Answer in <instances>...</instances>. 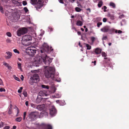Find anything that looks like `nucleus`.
<instances>
[{
  "instance_id": "f257e3e1",
  "label": "nucleus",
  "mask_w": 129,
  "mask_h": 129,
  "mask_svg": "<svg viewBox=\"0 0 129 129\" xmlns=\"http://www.w3.org/2000/svg\"><path fill=\"white\" fill-rule=\"evenodd\" d=\"M43 48L41 50L42 53L41 56L37 55L36 57L34 58V60L33 62V65L34 66L37 67L39 66L43 62L46 65H48L51 62L52 59L50 58L46 54L44 51L48 52L49 51H51L53 49L50 48L47 44L44 43L43 45Z\"/></svg>"
},
{
  "instance_id": "f03ea898",
  "label": "nucleus",
  "mask_w": 129,
  "mask_h": 129,
  "mask_svg": "<svg viewBox=\"0 0 129 129\" xmlns=\"http://www.w3.org/2000/svg\"><path fill=\"white\" fill-rule=\"evenodd\" d=\"M45 68V76L49 78L51 77L53 80L58 82L60 81V79H59L57 80L56 77L54 75L55 69L53 66L48 67L44 66Z\"/></svg>"
},
{
  "instance_id": "7ed1b4c3",
  "label": "nucleus",
  "mask_w": 129,
  "mask_h": 129,
  "mask_svg": "<svg viewBox=\"0 0 129 129\" xmlns=\"http://www.w3.org/2000/svg\"><path fill=\"white\" fill-rule=\"evenodd\" d=\"M30 3L32 5H35L36 9L38 11L40 10L43 5V0H30Z\"/></svg>"
},
{
  "instance_id": "20e7f679",
  "label": "nucleus",
  "mask_w": 129,
  "mask_h": 129,
  "mask_svg": "<svg viewBox=\"0 0 129 129\" xmlns=\"http://www.w3.org/2000/svg\"><path fill=\"white\" fill-rule=\"evenodd\" d=\"M32 39L31 37L29 35L24 36L22 38V43L24 45L27 46L29 45L31 43L30 42Z\"/></svg>"
},
{
  "instance_id": "39448f33",
  "label": "nucleus",
  "mask_w": 129,
  "mask_h": 129,
  "mask_svg": "<svg viewBox=\"0 0 129 129\" xmlns=\"http://www.w3.org/2000/svg\"><path fill=\"white\" fill-rule=\"evenodd\" d=\"M26 50L27 53L31 56H33L36 52L35 47L33 46L28 47L26 49Z\"/></svg>"
},
{
  "instance_id": "423d86ee",
  "label": "nucleus",
  "mask_w": 129,
  "mask_h": 129,
  "mask_svg": "<svg viewBox=\"0 0 129 129\" xmlns=\"http://www.w3.org/2000/svg\"><path fill=\"white\" fill-rule=\"evenodd\" d=\"M39 78L38 75L36 74H35L33 77H31L29 82V83L31 85H32L34 82L39 81Z\"/></svg>"
},
{
  "instance_id": "0eeeda50",
  "label": "nucleus",
  "mask_w": 129,
  "mask_h": 129,
  "mask_svg": "<svg viewBox=\"0 0 129 129\" xmlns=\"http://www.w3.org/2000/svg\"><path fill=\"white\" fill-rule=\"evenodd\" d=\"M39 115L38 113L36 112H32L30 113L28 117L30 119V121H32L37 117Z\"/></svg>"
},
{
  "instance_id": "6e6552de",
  "label": "nucleus",
  "mask_w": 129,
  "mask_h": 129,
  "mask_svg": "<svg viewBox=\"0 0 129 129\" xmlns=\"http://www.w3.org/2000/svg\"><path fill=\"white\" fill-rule=\"evenodd\" d=\"M27 31V29L25 28H21L18 29L17 31V34L18 36H20L21 35H23L26 33Z\"/></svg>"
},
{
  "instance_id": "1a4fd4ad",
  "label": "nucleus",
  "mask_w": 129,
  "mask_h": 129,
  "mask_svg": "<svg viewBox=\"0 0 129 129\" xmlns=\"http://www.w3.org/2000/svg\"><path fill=\"white\" fill-rule=\"evenodd\" d=\"M57 113V111L55 107L54 106H52L50 109V115L52 116L55 115Z\"/></svg>"
},
{
  "instance_id": "9d476101",
  "label": "nucleus",
  "mask_w": 129,
  "mask_h": 129,
  "mask_svg": "<svg viewBox=\"0 0 129 129\" xmlns=\"http://www.w3.org/2000/svg\"><path fill=\"white\" fill-rule=\"evenodd\" d=\"M40 127H42L44 129H52V126L50 124L43 123L40 125Z\"/></svg>"
},
{
  "instance_id": "9b49d317",
  "label": "nucleus",
  "mask_w": 129,
  "mask_h": 129,
  "mask_svg": "<svg viewBox=\"0 0 129 129\" xmlns=\"http://www.w3.org/2000/svg\"><path fill=\"white\" fill-rule=\"evenodd\" d=\"M101 30L102 32H107L109 31H113L114 30V29L113 28L110 29L109 26H107L103 27L101 28Z\"/></svg>"
},
{
  "instance_id": "f8f14e48",
  "label": "nucleus",
  "mask_w": 129,
  "mask_h": 129,
  "mask_svg": "<svg viewBox=\"0 0 129 129\" xmlns=\"http://www.w3.org/2000/svg\"><path fill=\"white\" fill-rule=\"evenodd\" d=\"M56 90L54 86L53 85L50 88L49 90V92L50 93H54Z\"/></svg>"
},
{
  "instance_id": "ddd939ff",
  "label": "nucleus",
  "mask_w": 129,
  "mask_h": 129,
  "mask_svg": "<svg viewBox=\"0 0 129 129\" xmlns=\"http://www.w3.org/2000/svg\"><path fill=\"white\" fill-rule=\"evenodd\" d=\"M6 53L7 55V56H5V57L6 59H8L11 58L12 56V54L11 52L9 51H7L6 52Z\"/></svg>"
},
{
  "instance_id": "4468645a",
  "label": "nucleus",
  "mask_w": 129,
  "mask_h": 129,
  "mask_svg": "<svg viewBox=\"0 0 129 129\" xmlns=\"http://www.w3.org/2000/svg\"><path fill=\"white\" fill-rule=\"evenodd\" d=\"M48 95V94H46L44 91H41L39 92L38 94V96H40L41 97L42 96H47Z\"/></svg>"
},
{
  "instance_id": "2eb2a0df",
  "label": "nucleus",
  "mask_w": 129,
  "mask_h": 129,
  "mask_svg": "<svg viewBox=\"0 0 129 129\" xmlns=\"http://www.w3.org/2000/svg\"><path fill=\"white\" fill-rule=\"evenodd\" d=\"M45 108V105L44 104H42L41 105L37 106V109L39 110H41Z\"/></svg>"
},
{
  "instance_id": "dca6fc26",
  "label": "nucleus",
  "mask_w": 129,
  "mask_h": 129,
  "mask_svg": "<svg viewBox=\"0 0 129 129\" xmlns=\"http://www.w3.org/2000/svg\"><path fill=\"white\" fill-rule=\"evenodd\" d=\"M3 63L4 65L6 67L8 68V69L9 70H11L12 69V67L9 65V64L8 63H6L5 62H3Z\"/></svg>"
},
{
  "instance_id": "f3484780",
  "label": "nucleus",
  "mask_w": 129,
  "mask_h": 129,
  "mask_svg": "<svg viewBox=\"0 0 129 129\" xmlns=\"http://www.w3.org/2000/svg\"><path fill=\"white\" fill-rule=\"evenodd\" d=\"M40 115H42L43 116H45L46 117L48 116V113L46 111H42L40 114Z\"/></svg>"
},
{
  "instance_id": "a211bd4d",
  "label": "nucleus",
  "mask_w": 129,
  "mask_h": 129,
  "mask_svg": "<svg viewBox=\"0 0 129 129\" xmlns=\"http://www.w3.org/2000/svg\"><path fill=\"white\" fill-rule=\"evenodd\" d=\"M94 52L96 54H99L101 52V50L99 48H97L95 49Z\"/></svg>"
},
{
  "instance_id": "6ab92c4d",
  "label": "nucleus",
  "mask_w": 129,
  "mask_h": 129,
  "mask_svg": "<svg viewBox=\"0 0 129 129\" xmlns=\"http://www.w3.org/2000/svg\"><path fill=\"white\" fill-rule=\"evenodd\" d=\"M103 2L102 0H100L98 4V6L99 8H101L103 5Z\"/></svg>"
},
{
  "instance_id": "aec40b11",
  "label": "nucleus",
  "mask_w": 129,
  "mask_h": 129,
  "mask_svg": "<svg viewBox=\"0 0 129 129\" xmlns=\"http://www.w3.org/2000/svg\"><path fill=\"white\" fill-rule=\"evenodd\" d=\"M42 98H39V96H38L36 100V102L37 103H39L41 101Z\"/></svg>"
},
{
  "instance_id": "412c9836",
  "label": "nucleus",
  "mask_w": 129,
  "mask_h": 129,
  "mask_svg": "<svg viewBox=\"0 0 129 129\" xmlns=\"http://www.w3.org/2000/svg\"><path fill=\"white\" fill-rule=\"evenodd\" d=\"M83 24L82 22L79 20H77L76 22V25L78 26H81Z\"/></svg>"
},
{
  "instance_id": "4be33fe9",
  "label": "nucleus",
  "mask_w": 129,
  "mask_h": 129,
  "mask_svg": "<svg viewBox=\"0 0 129 129\" xmlns=\"http://www.w3.org/2000/svg\"><path fill=\"white\" fill-rule=\"evenodd\" d=\"M17 64H18V68L21 71H22V70L21 68V63L19 62H17Z\"/></svg>"
},
{
  "instance_id": "5701e85b",
  "label": "nucleus",
  "mask_w": 129,
  "mask_h": 129,
  "mask_svg": "<svg viewBox=\"0 0 129 129\" xmlns=\"http://www.w3.org/2000/svg\"><path fill=\"white\" fill-rule=\"evenodd\" d=\"M22 119V118L21 117H20L17 118L15 120L17 121L20 122L21 121Z\"/></svg>"
},
{
  "instance_id": "b1692460",
  "label": "nucleus",
  "mask_w": 129,
  "mask_h": 129,
  "mask_svg": "<svg viewBox=\"0 0 129 129\" xmlns=\"http://www.w3.org/2000/svg\"><path fill=\"white\" fill-rule=\"evenodd\" d=\"M109 5L110 6H111L114 8H115V4L112 2H111L110 3Z\"/></svg>"
},
{
  "instance_id": "393cba45",
  "label": "nucleus",
  "mask_w": 129,
  "mask_h": 129,
  "mask_svg": "<svg viewBox=\"0 0 129 129\" xmlns=\"http://www.w3.org/2000/svg\"><path fill=\"white\" fill-rule=\"evenodd\" d=\"M42 87L44 88L48 89L49 88V86L48 85H41Z\"/></svg>"
},
{
  "instance_id": "a878e982",
  "label": "nucleus",
  "mask_w": 129,
  "mask_h": 129,
  "mask_svg": "<svg viewBox=\"0 0 129 129\" xmlns=\"http://www.w3.org/2000/svg\"><path fill=\"white\" fill-rule=\"evenodd\" d=\"M30 105L31 107H33V108L37 109V106L36 105L34 104L33 103H31Z\"/></svg>"
},
{
  "instance_id": "bb28decb",
  "label": "nucleus",
  "mask_w": 129,
  "mask_h": 129,
  "mask_svg": "<svg viewBox=\"0 0 129 129\" xmlns=\"http://www.w3.org/2000/svg\"><path fill=\"white\" fill-rule=\"evenodd\" d=\"M15 109H16V111L17 112V114H16V116H18V113H19V110L18 109V108L17 107H16V106L15 107Z\"/></svg>"
},
{
  "instance_id": "cd10ccee",
  "label": "nucleus",
  "mask_w": 129,
  "mask_h": 129,
  "mask_svg": "<svg viewBox=\"0 0 129 129\" xmlns=\"http://www.w3.org/2000/svg\"><path fill=\"white\" fill-rule=\"evenodd\" d=\"M12 109V106L11 105L8 111V113L9 114H11Z\"/></svg>"
},
{
  "instance_id": "c85d7f7f",
  "label": "nucleus",
  "mask_w": 129,
  "mask_h": 129,
  "mask_svg": "<svg viewBox=\"0 0 129 129\" xmlns=\"http://www.w3.org/2000/svg\"><path fill=\"white\" fill-rule=\"evenodd\" d=\"M75 11L77 12H80L81 10V9L79 8L78 7H76L75 8Z\"/></svg>"
},
{
  "instance_id": "c756f323",
  "label": "nucleus",
  "mask_w": 129,
  "mask_h": 129,
  "mask_svg": "<svg viewBox=\"0 0 129 129\" xmlns=\"http://www.w3.org/2000/svg\"><path fill=\"white\" fill-rule=\"evenodd\" d=\"M86 45L87 47V49L88 50H90L91 48V47L88 44H86Z\"/></svg>"
},
{
  "instance_id": "7c9ffc66",
  "label": "nucleus",
  "mask_w": 129,
  "mask_h": 129,
  "mask_svg": "<svg viewBox=\"0 0 129 129\" xmlns=\"http://www.w3.org/2000/svg\"><path fill=\"white\" fill-rule=\"evenodd\" d=\"M23 94L25 97H26L27 96V93L26 90H24L23 91Z\"/></svg>"
},
{
  "instance_id": "2f4dec72",
  "label": "nucleus",
  "mask_w": 129,
  "mask_h": 129,
  "mask_svg": "<svg viewBox=\"0 0 129 129\" xmlns=\"http://www.w3.org/2000/svg\"><path fill=\"white\" fill-rule=\"evenodd\" d=\"M96 39V38L94 37H92L91 38V40L92 43H93Z\"/></svg>"
},
{
  "instance_id": "473e14b6",
  "label": "nucleus",
  "mask_w": 129,
  "mask_h": 129,
  "mask_svg": "<svg viewBox=\"0 0 129 129\" xmlns=\"http://www.w3.org/2000/svg\"><path fill=\"white\" fill-rule=\"evenodd\" d=\"M102 55L103 57H106L107 56V54L104 52H102Z\"/></svg>"
},
{
  "instance_id": "72a5a7b5",
  "label": "nucleus",
  "mask_w": 129,
  "mask_h": 129,
  "mask_svg": "<svg viewBox=\"0 0 129 129\" xmlns=\"http://www.w3.org/2000/svg\"><path fill=\"white\" fill-rule=\"evenodd\" d=\"M6 35L8 36L9 37H11L12 36V34L10 32H8L7 33Z\"/></svg>"
},
{
  "instance_id": "f704fd0d",
  "label": "nucleus",
  "mask_w": 129,
  "mask_h": 129,
  "mask_svg": "<svg viewBox=\"0 0 129 129\" xmlns=\"http://www.w3.org/2000/svg\"><path fill=\"white\" fill-rule=\"evenodd\" d=\"M55 97L56 98H59L61 97V95L58 93L56 94L55 95Z\"/></svg>"
},
{
  "instance_id": "c9c22d12",
  "label": "nucleus",
  "mask_w": 129,
  "mask_h": 129,
  "mask_svg": "<svg viewBox=\"0 0 129 129\" xmlns=\"http://www.w3.org/2000/svg\"><path fill=\"white\" fill-rule=\"evenodd\" d=\"M23 89L22 87H21L20 88V89L18 90V92L19 93H21L22 91V90Z\"/></svg>"
},
{
  "instance_id": "e433bc0d",
  "label": "nucleus",
  "mask_w": 129,
  "mask_h": 129,
  "mask_svg": "<svg viewBox=\"0 0 129 129\" xmlns=\"http://www.w3.org/2000/svg\"><path fill=\"white\" fill-rule=\"evenodd\" d=\"M13 51L15 53H17L18 54L19 53V51L16 49H14Z\"/></svg>"
},
{
  "instance_id": "4c0bfd02",
  "label": "nucleus",
  "mask_w": 129,
  "mask_h": 129,
  "mask_svg": "<svg viewBox=\"0 0 129 129\" xmlns=\"http://www.w3.org/2000/svg\"><path fill=\"white\" fill-rule=\"evenodd\" d=\"M0 10L2 13H4L3 8L1 6H0Z\"/></svg>"
},
{
  "instance_id": "58836bf2",
  "label": "nucleus",
  "mask_w": 129,
  "mask_h": 129,
  "mask_svg": "<svg viewBox=\"0 0 129 129\" xmlns=\"http://www.w3.org/2000/svg\"><path fill=\"white\" fill-rule=\"evenodd\" d=\"M6 42L7 43H10L11 42V40L9 39H7L6 40Z\"/></svg>"
},
{
  "instance_id": "ea45409f",
  "label": "nucleus",
  "mask_w": 129,
  "mask_h": 129,
  "mask_svg": "<svg viewBox=\"0 0 129 129\" xmlns=\"http://www.w3.org/2000/svg\"><path fill=\"white\" fill-rule=\"evenodd\" d=\"M107 39V36H103L102 39L103 40H106Z\"/></svg>"
},
{
  "instance_id": "a19ab883",
  "label": "nucleus",
  "mask_w": 129,
  "mask_h": 129,
  "mask_svg": "<svg viewBox=\"0 0 129 129\" xmlns=\"http://www.w3.org/2000/svg\"><path fill=\"white\" fill-rule=\"evenodd\" d=\"M102 22H98L97 24V26L98 27H99L100 25H102Z\"/></svg>"
},
{
  "instance_id": "79ce46f5",
  "label": "nucleus",
  "mask_w": 129,
  "mask_h": 129,
  "mask_svg": "<svg viewBox=\"0 0 129 129\" xmlns=\"http://www.w3.org/2000/svg\"><path fill=\"white\" fill-rule=\"evenodd\" d=\"M22 4L23 5L25 6L27 4V3L26 1H24L22 2Z\"/></svg>"
},
{
  "instance_id": "37998d69",
  "label": "nucleus",
  "mask_w": 129,
  "mask_h": 129,
  "mask_svg": "<svg viewBox=\"0 0 129 129\" xmlns=\"http://www.w3.org/2000/svg\"><path fill=\"white\" fill-rule=\"evenodd\" d=\"M26 115V112H24L23 114V119L24 120L25 119V116Z\"/></svg>"
},
{
  "instance_id": "c03bdc74",
  "label": "nucleus",
  "mask_w": 129,
  "mask_h": 129,
  "mask_svg": "<svg viewBox=\"0 0 129 129\" xmlns=\"http://www.w3.org/2000/svg\"><path fill=\"white\" fill-rule=\"evenodd\" d=\"M14 78H15V79L17 80V81H20V79H19V78L16 76H14Z\"/></svg>"
},
{
  "instance_id": "a18cd8bd",
  "label": "nucleus",
  "mask_w": 129,
  "mask_h": 129,
  "mask_svg": "<svg viewBox=\"0 0 129 129\" xmlns=\"http://www.w3.org/2000/svg\"><path fill=\"white\" fill-rule=\"evenodd\" d=\"M24 10L26 12H27L28 11V9L26 7H24Z\"/></svg>"
},
{
  "instance_id": "49530a36",
  "label": "nucleus",
  "mask_w": 129,
  "mask_h": 129,
  "mask_svg": "<svg viewBox=\"0 0 129 129\" xmlns=\"http://www.w3.org/2000/svg\"><path fill=\"white\" fill-rule=\"evenodd\" d=\"M5 91V90L3 88H0V92H2V91Z\"/></svg>"
},
{
  "instance_id": "de8ad7c7",
  "label": "nucleus",
  "mask_w": 129,
  "mask_h": 129,
  "mask_svg": "<svg viewBox=\"0 0 129 129\" xmlns=\"http://www.w3.org/2000/svg\"><path fill=\"white\" fill-rule=\"evenodd\" d=\"M78 4V6L79 7H82L81 5V3L80 2H77V3Z\"/></svg>"
},
{
  "instance_id": "09e8293b",
  "label": "nucleus",
  "mask_w": 129,
  "mask_h": 129,
  "mask_svg": "<svg viewBox=\"0 0 129 129\" xmlns=\"http://www.w3.org/2000/svg\"><path fill=\"white\" fill-rule=\"evenodd\" d=\"M10 128L9 126H6L4 127V129H9Z\"/></svg>"
},
{
  "instance_id": "8fccbe9b",
  "label": "nucleus",
  "mask_w": 129,
  "mask_h": 129,
  "mask_svg": "<svg viewBox=\"0 0 129 129\" xmlns=\"http://www.w3.org/2000/svg\"><path fill=\"white\" fill-rule=\"evenodd\" d=\"M13 3H15L16 4H17V5H18L19 4H20V3L19 2H18L17 1H16L15 2H14L13 1Z\"/></svg>"
},
{
  "instance_id": "3c124183",
  "label": "nucleus",
  "mask_w": 129,
  "mask_h": 129,
  "mask_svg": "<svg viewBox=\"0 0 129 129\" xmlns=\"http://www.w3.org/2000/svg\"><path fill=\"white\" fill-rule=\"evenodd\" d=\"M59 2L63 4L64 3L63 0H59Z\"/></svg>"
},
{
  "instance_id": "603ef678",
  "label": "nucleus",
  "mask_w": 129,
  "mask_h": 129,
  "mask_svg": "<svg viewBox=\"0 0 129 129\" xmlns=\"http://www.w3.org/2000/svg\"><path fill=\"white\" fill-rule=\"evenodd\" d=\"M107 21V19L106 18H104L103 19V21L104 22H106Z\"/></svg>"
},
{
  "instance_id": "864d4df0",
  "label": "nucleus",
  "mask_w": 129,
  "mask_h": 129,
  "mask_svg": "<svg viewBox=\"0 0 129 129\" xmlns=\"http://www.w3.org/2000/svg\"><path fill=\"white\" fill-rule=\"evenodd\" d=\"M0 85H3V83L2 80H0Z\"/></svg>"
},
{
  "instance_id": "5fc2aeb1",
  "label": "nucleus",
  "mask_w": 129,
  "mask_h": 129,
  "mask_svg": "<svg viewBox=\"0 0 129 129\" xmlns=\"http://www.w3.org/2000/svg\"><path fill=\"white\" fill-rule=\"evenodd\" d=\"M100 0H93V2L94 3H97L98 1Z\"/></svg>"
},
{
  "instance_id": "6e6d98bb",
  "label": "nucleus",
  "mask_w": 129,
  "mask_h": 129,
  "mask_svg": "<svg viewBox=\"0 0 129 129\" xmlns=\"http://www.w3.org/2000/svg\"><path fill=\"white\" fill-rule=\"evenodd\" d=\"M110 17V18L111 19H114V17L113 15H111Z\"/></svg>"
},
{
  "instance_id": "4d7b16f0",
  "label": "nucleus",
  "mask_w": 129,
  "mask_h": 129,
  "mask_svg": "<svg viewBox=\"0 0 129 129\" xmlns=\"http://www.w3.org/2000/svg\"><path fill=\"white\" fill-rule=\"evenodd\" d=\"M21 79L22 81H23V80L24 78L23 76L22 75H21Z\"/></svg>"
},
{
  "instance_id": "13d9d810",
  "label": "nucleus",
  "mask_w": 129,
  "mask_h": 129,
  "mask_svg": "<svg viewBox=\"0 0 129 129\" xmlns=\"http://www.w3.org/2000/svg\"><path fill=\"white\" fill-rule=\"evenodd\" d=\"M75 1V0H69V1H70L72 3H74Z\"/></svg>"
},
{
  "instance_id": "bf43d9fd",
  "label": "nucleus",
  "mask_w": 129,
  "mask_h": 129,
  "mask_svg": "<svg viewBox=\"0 0 129 129\" xmlns=\"http://www.w3.org/2000/svg\"><path fill=\"white\" fill-rule=\"evenodd\" d=\"M96 61H92V63H94V65L95 66V65H96Z\"/></svg>"
},
{
  "instance_id": "052dcab7",
  "label": "nucleus",
  "mask_w": 129,
  "mask_h": 129,
  "mask_svg": "<svg viewBox=\"0 0 129 129\" xmlns=\"http://www.w3.org/2000/svg\"><path fill=\"white\" fill-rule=\"evenodd\" d=\"M118 33L119 34H121V33H122V31L120 30H118Z\"/></svg>"
},
{
  "instance_id": "680f3d73",
  "label": "nucleus",
  "mask_w": 129,
  "mask_h": 129,
  "mask_svg": "<svg viewBox=\"0 0 129 129\" xmlns=\"http://www.w3.org/2000/svg\"><path fill=\"white\" fill-rule=\"evenodd\" d=\"M25 105L27 106L28 105V102L27 101H26L25 103Z\"/></svg>"
},
{
  "instance_id": "e2e57ef3",
  "label": "nucleus",
  "mask_w": 129,
  "mask_h": 129,
  "mask_svg": "<svg viewBox=\"0 0 129 129\" xmlns=\"http://www.w3.org/2000/svg\"><path fill=\"white\" fill-rule=\"evenodd\" d=\"M16 126H13V128H11V129H16Z\"/></svg>"
},
{
  "instance_id": "0e129e2a",
  "label": "nucleus",
  "mask_w": 129,
  "mask_h": 129,
  "mask_svg": "<svg viewBox=\"0 0 129 129\" xmlns=\"http://www.w3.org/2000/svg\"><path fill=\"white\" fill-rule=\"evenodd\" d=\"M107 8V7L105 6H104V7H103V8H102V9H106Z\"/></svg>"
},
{
  "instance_id": "69168bd1",
  "label": "nucleus",
  "mask_w": 129,
  "mask_h": 129,
  "mask_svg": "<svg viewBox=\"0 0 129 129\" xmlns=\"http://www.w3.org/2000/svg\"><path fill=\"white\" fill-rule=\"evenodd\" d=\"M104 59L105 60L108 59V60H109V58H108L107 57H105L104 58Z\"/></svg>"
},
{
  "instance_id": "338daca9",
  "label": "nucleus",
  "mask_w": 129,
  "mask_h": 129,
  "mask_svg": "<svg viewBox=\"0 0 129 129\" xmlns=\"http://www.w3.org/2000/svg\"><path fill=\"white\" fill-rule=\"evenodd\" d=\"M77 34L78 35H80L81 34V33L80 31H78L77 32Z\"/></svg>"
},
{
  "instance_id": "774afa93",
  "label": "nucleus",
  "mask_w": 129,
  "mask_h": 129,
  "mask_svg": "<svg viewBox=\"0 0 129 129\" xmlns=\"http://www.w3.org/2000/svg\"><path fill=\"white\" fill-rule=\"evenodd\" d=\"M86 10L89 11V12H90V10L89 8H88Z\"/></svg>"
}]
</instances>
